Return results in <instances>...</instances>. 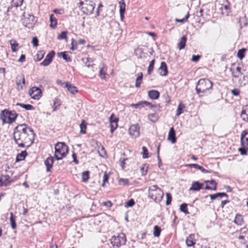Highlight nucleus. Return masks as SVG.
Wrapping results in <instances>:
<instances>
[{
  "instance_id": "1",
  "label": "nucleus",
  "mask_w": 248,
  "mask_h": 248,
  "mask_svg": "<svg viewBox=\"0 0 248 248\" xmlns=\"http://www.w3.org/2000/svg\"><path fill=\"white\" fill-rule=\"evenodd\" d=\"M14 139L18 146L24 148L33 143L35 134L33 129L26 124L18 125L14 129Z\"/></svg>"
},
{
  "instance_id": "2",
  "label": "nucleus",
  "mask_w": 248,
  "mask_h": 248,
  "mask_svg": "<svg viewBox=\"0 0 248 248\" xmlns=\"http://www.w3.org/2000/svg\"><path fill=\"white\" fill-rule=\"evenodd\" d=\"M213 83L208 79H200L196 85V91L199 96H202V93H206L207 92L212 89Z\"/></svg>"
},
{
  "instance_id": "3",
  "label": "nucleus",
  "mask_w": 248,
  "mask_h": 248,
  "mask_svg": "<svg viewBox=\"0 0 248 248\" xmlns=\"http://www.w3.org/2000/svg\"><path fill=\"white\" fill-rule=\"evenodd\" d=\"M68 147L64 142H58L55 146V158L61 160L68 153Z\"/></svg>"
},
{
  "instance_id": "4",
  "label": "nucleus",
  "mask_w": 248,
  "mask_h": 248,
  "mask_svg": "<svg viewBox=\"0 0 248 248\" xmlns=\"http://www.w3.org/2000/svg\"><path fill=\"white\" fill-rule=\"evenodd\" d=\"M17 115L15 111H9L5 109L1 111L0 119L3 124H11L16 121Z\"/></svg>"
},
{
  "instance_id": "5",
  "label": "nucleus",
  "mask_w": 248,
  "mask_h": 248,
  "mask_svg": "<svg viewBox=\"0 0 248 248\" xmlns=\"http://www.w3.org/2000/svg\"><path fill=\"white\" fill-rule=\"evenodd\" d=\"M163 195V191L156 185H153L149 188L148 197L155 202H160Z\"/></svg>"
},
{
  "instance_id": "6",
  "label": "nucleus",
  "mask_w": 248,
  "mask_h": 248,
  "mask_svg": "<svg viewBox=\"0 0 248 248\" xmlns=\"http://www.w3.org/2000/svg\"><path fill=\"white\" fill-rule=\"evenodd\" d=\"M110 241L113 248H120L125 245L126 238L124 233H121L117 235H113L110 239Z\"/></svg>"
},
{
  "instance_id": "7",
  "label": "nucleus",
  "mask_w": 248,
  "mask_h": 248,
  "mask_svg": "<svg viewBox=\"0 0 248 248\" xmlns=\"http://www.w3.org/2000/svg\"><path fill=\"white\" fill-rule=\"evenodd\" d=\"M23 16H24V18L22 19L23 25L29 29L32 28L35 23L34 16L26 13H24Z\"/></svg>"
},
{
  "instance_id": "8",
  "label": "nucleus",
  "mask_w": 248,
  "mask_h": 248,
  "mask_svg": "<svg viewBox=\"0 0 248 248\" xmlns=\"http://www.w3.org/2000/svg\"><path fill=\"white\" fill-rule=\"evenodd\" d=\"M30 96L34 99L38 100L42 95V92L39 87H33L29 91Z\"/></svg>"
},
{
  "instance_id": "9",
  "label": "nucleus",
  "mask_w": 248,
  "mask_h": 248,
  "mask_svg": "<svg viewBox=\"0 0 248 248\" xmlns=\"http://www.w3.org/2000/svg\"><path fill=\"white\" fill-rule=\"evenodd\" d=\"M95 7V3L93 2H90L89 3L86 1L84 6L81 7V10L86 15H90L93 12Z\"/></svg>"
},
{
  "instance_id": "10",
  "label": "nucleus",
  "mask_w": 248,
  "mask_h": 248,
  "mask_svg": "<svg viewBox=\"0 0 248 248\" xmlns=\"http://www.w3.org/2000/svg\"><path fill=\"white\" fill-rule=\"evenodd\" d=\"M145 106H149L151 108H156L158 107L157 105H153L147 101H140L136 104H132L131 107L135 108L140 109Z\"/></svg>"
},
{
  "instance_id": "11",
  "label": "nucleus",
  "mask_w": 248,
  "mask_h": 248,
  "mask_svg": "<svg viewBox=\"0 0 248 248\" xmlns=\"http://www.w3.org/2000/svg\"><path fill=\"white\" fill-rule=\"evenodd\" d=\"M129 133L133 138H137L140 135V126L138 124H133L129 128Z\"/></svg>"
},
{
  "instance_id": "12",
  "label": "nucleus",
  "mask_w": 248,
  "mask_h": 248,
  "mask_svg": "<svg viewBox=\"0 0 248 248\" xmlns=\"http://www.w3.org/2000/svg\"><path fill=\"white\" fill-rule=\"evenodd\" d=\"M55 54V51L54 50H51L47 54L44 61L40 63V65L44 66H48L52 61Z\"/></svg>"
},
{
  "instance_id": "13",
  "label": "nucleus",
  "mask_w": 248,
  "mask_h": 248,
  "mask_svg": "<svg viewBox=\"0 0 248 248\" xmlns=\"http://www.w3.org/2000/svg\"><path fill=\"white\" fill-rule=\"evenodd\" d=\"M61 86L67 88L68 91L72 94H75L78 92L77 88L69 82L62 83Z\"/></svg>"
},
{
  "instance_id": "14",
  "label": "nucleus",
  "mask_w": 248,
  "mask_h": 248,
  "mask_svg": "<svg viewBox=\"0 0 248 248\" xmlns=\"http://www.w3.org/2000/svg\"><path fill=\"white\" fill-rule=\"evenodd\" d=\"M240 142L242 146L248 145V129L242 132Z\"/></svg>"
},
{
  "instance_id": "15",
  "label": "nucleus",
  "mask_w": 248,
  "mask_h": 248,
  "mask_svg": "<svg viewBox=\"0 0 248 248\" xmlns=\"http://www.w3.org/2000/svg\"><path fill=\"white\" fill-rule=\"evenodd\" d=\"M203 184L199 181H194L192 183L191 187L189 188L190 191H198L203 188Z\"/></svg>"
},
{
  "instance_id": "16",
  "label": "nucleus",
  "mask_w": 248,
  "mask_h": 248,
  "mask_svg": "<svg viewBox=\"0 0 248 248\" xmlns=\"http://www.w3.org/2000/svg\"><path fill=\"white\" fill-rule=\"evenodd\" d=\"M54 163V158L50 156L47 157L45 161V165L46 166L47 172L51 171V169Z\"/></svg>"
},
{
  "instance_id": "17",
  "label": "nucleus",
  "mask_w": 248,
  "mask_h": 248,
  "mask_svg": "<svg viewBox=\"0 0 248 248\" xmlns=\"http://www.w3.org/2000/svg\"><path fill=\"white\" fill-rule=\"evenodd\" d=\"M240 116L243 121L248 122V105L243 107Z\"/></svg>"
},
{
  "instance_id": "18",
  "label": "nucleus",
  "mask_w": 248,
  "mask_h": 248,
  "mask_svg": "<svg viewBox=\"0 0 248 248\" xmlns=\"http://www.w3.org/2000/svg\"><path fill=\"white\" fill-rule=\"evenodd\" d=\"M158 73L162 76H166L168 74V68L166 63L164 62H161V65L158 69Z\"/></svg>"
},
{
  "instance_id": "19",
  "label": "nucleus",
  "mask_w": 248,
  "mask_h": 248,
  "mask_svg": "<svg viewBox=\"0 0 248 248\" xmlns=\"http://www.w3.org/2000/svg\"><path fill=\"white\" fill-rule=\"evenodd\" d=\"M168 140L173 144L176 142L175 131L173 127H171L169 130Z\"/></svg>"
},
{
  "instance_id": "20",
  "label": "nucleus",
  "mask_w": 248,
  "mask_h": 248,
  "mask_svg": "<svg viewBox=\"0 0 248 248\" xmlns=\"http://www.w3.org/2000/svg\"><path fill=\"white\" fill-rule=\"evenodd\" d=\"M10 176L8 175H1L0 177V186L9 185L11 181L10 180Z\"/></svg>"
},
{
  "instance_id": "21",
  "label": "nucleus",
  "mask_w": 248,
  "mask_h": 248,
  "mask_svg": "<svg viewBox=\"0 0 248 248\" xmlns=\"http://www.w3.org/2000/svg\"><path fill=\"white\" fill-rule=\"evenodd\" d=\"M204 183L209 184L210 185H214V187H212L211 186H209L208 185H206L204 187L205 189L206 190H216L217 188V184L214 180H205L204 182Z\"/></svg>"
},
{
  "instance_id": "22",
  "label": "nucleus",
  "mask_w": 248,
  "mask_h": 248,
  "mask_svg": "<svg viewBox=\"0 0 248 248\" xmlns=\"http://www.w3.org/2000/svg\"><path fill=\"white\" fill-rule=\"evenodd\" d=\"M85 43V40L84 39H79L77 42H76L74 39H72L71 42V47L70 49L72 50H74L77 49L78 46L77 45H84Z\"/></svg>"
},
{
  "instance_id": "23",
  "label": "nucleus",
  "mask_w": 248,
  "mask_h": 248,
  "mask_svg": "<svg viewBox=\"0 0 248 248\" xmlns=\"http://www.w3.org/2000/svg\"><path fill=\"white\" fill-rule=\"evenodd\" d=\"M119 12L121 18H123L124 16V14L125 11V3L124 0H121L119 2Z\"/></svg>"
},
{
  "instance_id": "24",
  "label": "nucleus",
  "mask_w": 248,
  "mask_h": 248,
  "mask_svg": "<svg viewBox=\"0 0 248 248\" xmlns=\"http://www.w3.org/2000/svg\"><path fill=\"white\" fill-rule=\"evenodd\" d=\"M148 93L149 97L152 99L155 100L159 97L160 93L157 90H152L148 91Z\"/></svg>"
},
{
  "instance_id": "25",
  "label": "nucleus",
  "mask_w": 248,
  "mask_h": 248,
  "mask_svg": "<svg viewBox=\"0 0 248 248\" xmlns=\"http://www.w3.org/2000/svg\"><path fill=\"white\" fill-rule=\"evenodd\" d=\"M233 222L237 225H242L244 222L242 215L239 214H237L235 216Z\"/></svg>"
},
{
  "instance_id": "26",
  "label": "nucleus",
  "mask_w": 248,
  "mask_h": 248,
  "mask_svg": "<svg viewBox=\"0 0 248 248\" xmlns=\"http://www.w3.org/2000/svg\"><path fill=\"white\" fill-rule=\"evenodd\" d=\"M186 40L187 37L186 35H183L181 37L178 45V47L180 50L184 49L185 47Z\"/></svg>"
},
{
  "instance_id": "27",
  "label": "nucleus",
  "mask_w": 248,
  "mask_h": 248,
  "mask_svg": "<svg viewBox=\"0 0 248 248\" xmlns=\"http://www.w3.org/2000/svg\"><path fill=\"white\" fill-rule=\"evenodd\" d=\"M58 57L62 56L63 60L67 62H71L72 61L71 58L68 55V52L64 51L57 53Z\"/></svg>"
},
{
  "instance_id": "28",
  "label": "nucleus",
  "mask_w": 248,
  "mask_h": 248,
  "mask_svg": "<svg viewBox=\"0 0 248 248\" xmlns=\"http://www.w3.org/2000/svg\"><path fill=\"white\" fill-rule=\"evenodd\" d=\"M21 82H22V83L24 85L25 84V79L24 76L23 75L18 76L17 78V80L16 81V84H17L18 87L20 88V89H22L23 86L22 85H21L19 87Z\"/></svg>"
},
{
  "instance_id": "29",
  "label": "nucleus",
  "mask_w": 248,
  "mask_h": 248,
  "mask_svg": "<svg viewBox=\"0 0 248 248\" xmlns=\"http://www.w3.org/2000/svg\"><path fill=\"white\" fill-rule=\"evenodd\" d=\"M50 27L52 29H55L57 24V21L56 17H54L53 14L50 15Z\"/></svg>"
},
{
  "instance_id": "30",
  "label": "nucleus",
  "mask_w": 248,
  "mask_h": 248,
  "mask_svg": "<svg viewBox=\"0 0 248 248\" xmlns=\"http://www.w3.org/2000/svg\"><path fill=\"white\" fill-rule=\"evenodd\" d=\"M16 217L14 215L13 213L11 212L10 213V221L11 226L13 229H15L16 228Z\"/></svg>"
},
{
  "instance_id": "31",
  "label": "nucleus",
  "mask_w": 248,
  "mask_h": 248,
  "mask_svg": "<svg viewBox=\"0 0 248 248\" xmlns=\"http://www.w3.org/2000/svg\"><path fill=\"white\" fill-rule=\"evenodd\" d=\"M27 153L26 151H22L20 154H18L16 158V161L19 162L24 160L27 156Z\"/></svg>"
},
{
  "instance_id": "32",
  "label": "nucleus",
  "mask_w": 248,
  "mask_h": 248,
  "mask_svg": "<svg viewBox=\"0 0 248 248\" xmlns=\"http://www.w3.org/2000/svg\"><path fill=\"white\" fill-rule=\"evenodd\" d=\"M185 108V105L183 104L182 102H180L177 109L176 114V116H179V115H180L183 112V109Z\"/></svg>"
},
{
  "instance_id": "33",
  "label": "nucleus",
  "mask_w": 248,
  "mask_h": 248,
  "mask_svg": "<svg viewBox=\"0 0 248 248\" xmlns=\"http://www.w3.org/2000/svg\"><path fill=\"white\" fill-rule=\"evenodd\" d=\"M186 243L187 247H191L194 245L195 242L193 240V236L192 234L186 238Z\"/></svg>"
},
{
  "instance_id": "34",
  "label": "nucleus",
  "mask_w": 248,
  "mask_h": 248,
  "mask_svg": "<svg viewBox=\"0 0 248 248\" xmlns=\"http://www.w3.org/2000/svg\"><path fill=\"white\" fill-rule=\"evenodd\" d=\"M142 77H143V75L141 72L139 73L138 76L136 80V84H135L136 87L139 88L140 86V84H141V83L142 82Z\"/></svg>"
},
{
  "instance_id": "35",
  "label": "nucleus",
  "mask_w": 248,
  "mask_h": 248,
  "mask_svg": "<svg viewBox=\"0 0 248 248\" xmlns=\"http://www.w3.org/2000/svg\"><path fill=\"white\" fill-rule=\"evenodd\" d=\"M16 106H20L22 108L25 109L26 110H33L34 108L33 106H32V105H31L30 104H22V103H17L16 104Z\"/></svg>"
},
{
  "instance_id": "36",
  "label": "nucleus",
  "mask_w": 248,
  "mask_h": 248,
  "mask_svg": "<svg viewBox=\"0 0 248 248\" xmlns=\"http://www.w3.org/2000/svg\"><path fill=\"white\" fill-rule=\"evenodd\" d=\"M10 45L13 52H16L17 50L16 47L18 46V44L15 40H10Z\"/></svg>"
},
{
  "instance_id": "37",
  "label": "nucleus",
  "mask_w": 248,
  "mask_h": 248,
  "mask_svg": "<svg viewBox=\"0 0 248 248\" xmlns=\"http://www.w3.org/2000/svg\"><path fill=\"white\" fill-rule=\"evenodd\" d=\"M45 52L44 50L38 51L36 55V61H40L41 60L44 56Z\"/></svg>"
},
{
  "instance_id": "38",
  "label": "nucleus",
  "mask_w": 248,
  "mask_h": 248,
  "mask_svg": "<svg viewBox=\"0 0 248 248\" xmlns=\"http://www.w3.org/2000/svg\"><path fill=\"white\" fill-rule=\"evenodd\" d=\"M187 204L186 203L181 204L180 206V210L181 212L185 213V214H189V212L187 210Z\"/></svg>"
},
{
  "instance_id": "39",
  "label": "nucleus",
  "mask_w": 248,
  "mask_h": 248,
  "mask_svg": "<svg viewBox=\"0 0 248 248\" xmlns=\"http://www.w3.org/2000/svg\"><path fill=\"white\" fill-rule=\"evenodd\" d=\"M246 50V49L244 48L238 50L237 56L240 60H242L244 58Z\"/></svg>"
},
{
  "instance_id": "40",
  "label": "nucleus",
  "mask_w": 248,
  "mask_h": 248,
  "mask_svg": "<svg viewBox=\"0 0 248 248\" xmlns=\"http://www.w3.org/2000/svg\"><path fill=\"white\" fill-rule=\"evenodd\" d=\"M86 123L84 120H82L81 123L80 124V133L81 134H85L86 133Z\"/></svg>"
},
{
  "instance_id": "41",
  "label": "nucleus",
  "mask_w": 248,
  "mask_h": 248,
  "mask_svg": "<svg viewBox=\"0 0 248 248\" xmlns=\"http://www.w3.org/2000/svg\"><path fill=\"white\" fill-rule=\"evenodd\" d=\"M148 118L152 122H156L158 119V116L156 113L149 114L148 115Z\"/></svg>"
},
{
  "instance_id": "42",
  "label": "nucleus",
  "mask_w": 248,
  "mask_h": 248,
  "mask_svg": "<svg viewBox=\"0 0 248 248\" xmlns=\"http://www.w3.org/2000/svg\"><path fill=\"white\" fill-rule=\"evenodd\" d=\"M161 231V229L158 226H155L154 227L153 232V234L154 236L158 237L160 235Z\"/></svg>"
},
{
  "instance_id": "43",
  "label": "nucleus",
  "mask_w": 248,
  "mask_h": 248,
  "mask_svg": "<svg viewBox=\"0 0 248 248\" xmlns=\"http://www.w3.org/2000/svg\"><path fill=\"white\" fill-rule=\"evenodd\" d=\"M236 73H232L233 77L235 78H238L243 74L241 72V68L239 66H237L236 68Z\"/></svg>"
},
{
  "instance_id": "44",
  "label": "nucleus",
  "mask_w": 248,
  "mask_h": 248,
  "mask_svg": "<svg viewBox=\"0 0 248 248\" xmlns=\"http://www.w3.org/2000/svg\"><path fill=\"white\" fill-rule=\"evenodd\" d=\"M89 171H85L82 173V180L83 182H87L89 178Z\"/></svg>"
},
{
  "instance_id": "45",
  "label": "nucleus",
  "mask_w": 248,
  "mask_h": 248,
  "mask_svg": "<svg viewBox=\"0 0 248 248\" xmlns=\"http://www.w3.org/2000/svg\"><path fill=\"white\" fill-rule=\"evenodd\" d=\"M106 67H102L99 71V77L103 79H106Z\"/></svg>"
},
{
  "instance_id": "46",
  "label": "nucleus",
  "mask_w": 248,
  "mask_h": 248,
  "mask_svg": "<svg viewBox=\"0 0 248 248\" xmlns=\"http://www.w3.org/2000/svg\"><path fill=\"white\" fill-rule=\"evenodd\" d=\"M23 0H13L12 5L16 7L20 6L22 4Z\"/></svg>"
},
{
  "instance_id": "47",
  "label": "nucleus",
  "mask_w": 248,
  "mask_h": 248,
  "mask_svg": "<svg viewBox=\"0 0 248 248\" xmlns=\"http://www.w3.org/2000/svg\"><path fill=\"white\" fill-rule=\"evenodd\" d=\"M148 167L149 165L147 164H143L142 167H140V170L142 175H145L146 174Z\"/></svg>"
},
{
  "instance_id": "48",
  "label": "nucleus",
  "mask_w": 248,
  "mask_h": 248,
  "mask_svg": "<svg viewBox=\"0 0 248 248\" xmlns=\"http://www.w3.org/2000/svg\"><path fill=\"white\" fill-rule=\"evenodd\" d=\"M155 63V60H153L150 62L148 70H147V72H148V74H150L151 73V72H152V71L153 70Z\"/></svg>"
},
{
  "instance_id": "49",
  "label": "nucleus",
  "mask_w": 248,
  "mask_h": 248,
  "mask_svg": "<svg viewBox=\"0 0 248 248\" xmlns=\"http://www.w3.org/2000/svg\"><path fill=\"white\" fill-rule=\"evenodd\" d=\"M238 151L240 153L241 155H246L247 154L248 148L246 147V146H242V147L238 148Z\"/></svg>"
},
{
  "instance_id": "50",
  "label": "nucleus",
  "mask_w": 248,
  "mask_h": 248,
  "mask_svg": "<svg viewBox=\"0 0 248 248\" xmlns=\"http://www.w3.org/2000/svg\"><path fill=\"white\" fill-rule=\"evenodd\" d=\"M60 105H61V104H60V100L58 99H56L54 101L53 106H52L53 111H56L57 108V107H59V106H60Z\"/></svg>"
},
{
  "instance_id": "51",
  "label": "nucleus",
  "mask_w": 248,
  "mask_h": 248,
  "mask_svg": "<svg viewBox=\"0 0 248 248\" xmlns=\"http://www.w3.org/2000/svg\"><path fill=\"white\" fill-rule=\"evenodd\" d=\"M166 197L167 200L166 202V205H169L170 204L171 201H172V196L170 193H166Z\"/></svg>"
},
{
  "instance_id": "52",
  "label": "nucleus",
  "mask_w": 248,
  "mask_h": 248,
  "mask_svg": "<svg viewBox=\"0 0 248 248\" xmlns=\"http://www.w3.org/2000/svg\"><path fill=\"white\" fill-rule=\"evenodd\" d=\"M108 178H109V175L106 172H105L104 174L103 184H102V186L103 187L105 186V184L106 183H108Z\"/></svg>"
},
{
  "instance_id": "53",
  "label": "nucleus",
  "mask_w": 248,
  "mask_h": 248,
  "mask_svg": "<svg viewBox=\"0 0 248 248\" xmlns=\"http://www.w3.org/2000/svg\"><path fill=\"white\" fill-rule=\"evenodd\" d=\"M189 12H188L187 13V14L186 15V16H185V17L184 18H183V19H181L176 18L175 21L177 22H180V23H183L185 22L187 20V19L189 18Z\"/></svg>"
},
{
  "instance_id": "54",
  "label": "nucleus",
  "mask_w": 248,
  "mask_h": 248,
  "mask_svg": "<svg viewBox=\"0 0 248 248\" xmlns=\"http://www.w3.org/2000/svg\"><path fill=\"white\" fill-rule=\"evenodd\" d=\"M67 31H63L58 36L57 38L58 39H67Z\"/></svg>"
},
{
  "instance_id": "55",
  "label": "nucleus",
  "mask_w": 248,
  "mask_h": 248,
  "mask_svg": "<svg viewBox=\"0 0 248 248\" xmlns=\"http://www.w3.org/2000/svg\"><path fill=\"white\" fill-rule=\"evenodd\" d=\"M142 157L143 158H147L148 157V151L147 148L145 146L142 147Z\"/></svg>"
},
{
  "instance_id": "56",
  "label": "nucleus",
  "mask_w": 248,
  "mask_h": 248,
  "mask_svg": "<svg viewBox=\"0 0 248 248\" xmlns=\"http://www.w3.org/2000/svg\"><path fill=\"white\" fill-rule=\"evenodd\" d=\"M118 118L116 117L114 114H112L109 117L110 123H118Z\"/></svg>"
},
{
  "instance_id": "57",
  "label": "nucleus",
  "mask_w": 248,
  "mask_h": 248,
  "mask_svg": "<svg viewBox=\"0 0 248 248\" xmlns=\"http://www.w3.org/2000/svg\"><path fill=\"white\" fill-rule=\"evenodd\" d=\"M110 124V132L111 133H113L114 130L117 128L118 127V123H112Z\"/></svg>"
},
{
  "instance_id": "58",
  "label": "nucleus",
  "mask_w": 248,
  "mask_h": 248,
  "mask_svg": "<svg viewBox=\"0 0 248 248\" xmlns=\"http://www.w3.org/2000/svg\"><path fill=\"white\" fill-rule=\"evenodd\" d=\"M197 170H200L202 172L204 173H211L212 171V170H209L205 169L203 167L200 166L199 165V167H198Z\"/></svg>"
},
{
  "instance_id": "59",
  "label": "nucleus",
  "mask_w": 248,
  "mask_h": 248,
  "mask_svg": "<svg viewBox=\"0 0 248 248\" xmlns=\"http://www.w3.org/2000/svg\"><path fill=\"white\" fill-rule=\"evenodd\" d=\"M220 9L221 10H222L223 9H225V10H226V13L225 14L228 15V11L230 10L229 4H223L222 5V6L220 7Z\"/></svg>"
},
{
  "instance_id": "60",
  "label": "nucleus",
  "mask_w": 248,
  "mask_h": 248,
  "mask_svg": "<svg viewBox=\"0 0 248 248\" xmlns=\"http://www.w3.org/2000/svg\"><path fill=\"white\" fill-rule=\"evenodd\" d=\"M135 202L134 200L131 199L128 200L126 202V205L128 207H132L135 204Z\"/></svg>"
},
{
  "instance_id": "61",
  "label": "nucleus",
  "mask_w": 248,
  "mask_h": 248,
  "mask_svg": "<svg viewBox=\"0 0 248 248\" xmlns=\"http://www.w3.org/2000/svg\"><path fill=\"white\" fill-rule=\"evenodd\" d=\"M82 61L83 62L85 63L86 65L88 67H90L91 66H92L90 64H88L87 63L89 62H93V60H92V59H89V58H84L82 59Z\"/></svg>"
},
{
  "instance_id": "62",
  "label": "nucleus",
  "mask_w": 248,
  "mask_h": 248,
  "mask_svg": "<svg viewBox=\"0 0 248 248\" xmlns=\"http://www.w3.org/2000/svg\"><path fill=\"white\" fill-rule=\"evenodd\" d=\"M232 93L234 96H237L240 93V91L238 89L234 88L231 91Z\"/></svg>"
},
{
  "instance_id": "63",
  "label": "nucleus",
  "mask_w": 248,
  "mask_h": 248,
  "mask_svg": "<svg viewBox=\"0 0 248 248\" xmlns=\"http://www.w3.org/2000/svg\"><path fill=\"white\" fill-rule=\"evenodd\" d=\"M32 43L33 46L35 47L38 46V39L36 37H34L32 38Z\"/></svg>"
},
{
  "instance_id": "64",
  "label": "nucleus",
  "mask_w": 248,
  "mask_h": 248,
  "mask_svg": "<svg viewBox=\"0 0 248 248\" xmlns=\"http://www.w3.org/2000/svg\"><path fill=\"white\" fill-rule=\"evenodd\" d=\"M200 58H201V56L199 55H193L192 56V61L193 62H197L198 61H199Z\"/></svg>"
}]
</instances>
